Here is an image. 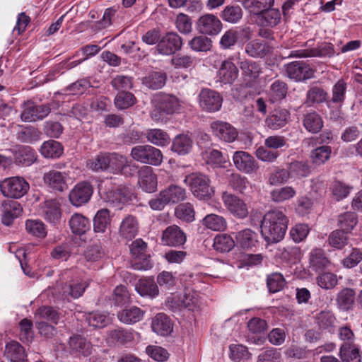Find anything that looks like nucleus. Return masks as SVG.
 I'll list each match as a JSON object with an SVG mask.
<instances>
[{"mask_svg": "<svg viewBox=\"0 0 362 362\" xmlns=\"http://www.w3.org/2000/svg\"><path fill=\"white\" fill-rule=\"evenodd\" d=\"M288 219L279 209L267 211L261 221V233L268 243L281 240L287 230Z\"/></svg>", "mask_w": 362, "mask_h": 362, "instance_id": "nucleus-1", "label": "nucleus"}, {"mask_svg": "<svg viewBox=\"0 0 362 362\" xmlns=\"http://www.w3.org/2000/svg\"><path fill=\"white\" fill-rule=\"evenodd\" d=\"M184 182L189 187L192 194L199 200H209L214 195V188L211 186L209 177L201 173L187 175Z\"/></svg>", "mask_w": 362, "mask_h": 362, "instance_id": "nucleus-2", "label": "nucleus"}, {"mask_svg": "<svg viewBox=\"0 0 362 362\" xmlns=\"http://www.w3.org/2000/svg\"><path fill=\"white\" fill-rule=\"evenodd\" d=\"M154 103L151 116L155 121L162 120L165 115L179 112L182 109L181 102L173 95L160 93L155 98Z\"/></svg>", "mask_w": 362, "mask_h": 362, "instance_id": "nucleus-3", "label": "nucleus"}, {"mask_svg": "<svg viewBox=\"0 0 362 362\" xmlns=\"http://www.w3.org/2000/svg\"><path fill=\"white\" fill-rule=\"evenodd\" d=\"M132 158L144 164L158 166L163 162V153L160 150L151 145H139L132 148Z\"/></svg>", "mask_w": 362, "mask_h": 362, "instance_id": "nucleus-4", "label": "nucleus"}, {"mask_svg": "<svg viewBox=\"0 0 362 362\" xmlns=\"http://www.w3.org/2000/svg\"><path fill=\"white\" fill-rule=\"evenodd\" d=\"M28 182L22 177L5 178L0 182V190L4 197L18 199L29 190Z\"/></svg>", "mask_w": 362, "mask_h": 362, "instance_id": "nucleus-5", "label": "nucleus"}, {"mask_svg": "<svg viewBox=\"0 0 362 362\" xmlns=\"http://www.w3.org/2000/svg\"><path fill=\"white\" fill-rule=\"evenodd\" d=\"M221 199L226 209L236 218L243 219L248 216V206L239 197L224 192L222 193Z\"/></svg>", "mask_w": 362, "mask_h": 362, "instance_id": "nucleus-6", "label": "nucleus"}, {"mask_svg": "<svg viewBox=\"0 0 362 362\" xmlns=\"http://www.w3.org/2000/svg\"><path fill=\"white\" fill-rule=\"evenodd\" d=\"M285 74L296 82L314 77V70L303 61H295L284 65Z\"/></svg>", "mask_w": 362, "mask_h": 362, "instance_id": "nucleus-7", "label": "nucleus"}, {"mask_svg": "<svg viewBox=\"0 0 362 362\" xmlns=\"http://www.w3.org/2000/svg\"><path fill=\"white\" fill-rule=\"evenodd\" d=\"M130 252L135 261L132 267L136 270H146L151 267L150 260L146 253L147 245L141 239H136L130 245Z\"/></svg>", "mask_w": 362, "mask_h": 362, "instance_id": "nucleus-8", "label": "nucleus"}, {"mask_svg": "<svg viewBox=\"0 0 362 362\" xmlns=\"http://www.w3.org/2000/svg\"><path fill=\"white\" fill-rule=\"evenodd\" d=\"M182 37L175 32H168L164 35L156 45V50L163 55H172L182 47Z\"/></svg>", "mask_w": 362, "mask_h": 362, "instance_id": "nucleus-9", "label": "nucleus"}, {"mask_svg": "<svg viewBox=\"0 0 362 362\" xmlns=\"http://www.w3.org/2000/svg\"><path fill=\"white\" fill-rule=\"evenodd\" d=\"M222 103V97L214 90L204 88L199 93V104L204 111L209 112H217L221 109Z\"/></svg>", "mask_w": 362, "mask_h": 362, "instance_id": "nucleus-10", "label": "nucleus"}, {"mask_svg": "<svg viewBox=\"0 0 362 362\" xmlns=\"http://www.w3.org/2000/svg\"><path fill=\"white\" fill-rule=\"evenodd\" d=\"M93 192V187L86 181L76 184L70 191L69 198L71 204L75 206H81L88 202Z\"/></svg>", "mask_w": 362, "mask_h": 362, "instance_id": "nucleus-11", "label": "nucleus"}, {"mask_svg": "<svg viewBox=\"0 0 362 362\" xmlns=\"http://www.w3.org/2000/svg\"><path fill=\"white\" fill-rule=\"evenodd\" d=\"M197 29L201 34L214 36L221 32L222 23L215 15L206 13L198 18Z\"/></svg>", "mask_w": 362, "mask_h": 362, "instance_id": "nucleus-12", "label": "nucleus"}, {"mask_svg": "<svg viewBox=\"0 0 362 362\" xmlns=\"http://www.w3.org/2000/svg\"><path fill=\"white\" fill-rule=\"evenodd\" d=\"M233 161L235 167L239 171L245 174L256 173L259 169L257 160L246 151H235L233 156Z\"/></svg>", "mask_w": 362, "mask_h": 362, "instance_id": "nucleus-13", "label": "nucleus"}, {"mask_svg": "<svg viewBox=\"0 0 362 362\" xmlns=\"http://www.w3.org/2000/svg\"><path fill=\"white\" fill-rule=\"evenodd\" d=\"M45 185L54 191L64 192L68 188L69 175L65 172L50 170L43 174Z\"/></svg>", "mask_w": 362, "mask_h": 362, "instance_id": "nucleus-14", "label": "nucleus"}, {"mask_svg": "<svg viewBox=\"0 0 362 362\" xmlns=\"http://www.w3.org/2000/svg\"><path fill=\"white\" fill-rule=\"evenodd\" d=\"M210 128L214 136L226 142L234 141L238 135L237 129L226 122L214 121L211 123Z\"/></svg>", "mask_w": 362, "mask_h": 362, "instance_id": "nucleus-15", "label": "nucleus"}, {"mask_svg": "<svg viewBox=\"0 0 362 362\" xmlns=\"http://www.w3.org/2000/svg\"><path fill=\"white\" fill-rule=\"evenodd\" d=\"M161 241L164 245L180 247L186 243L187 236L179 226L172 225L163 230Z\"/></svg>", "mask_w": 362, "mask_h": 362, "instance_id": "nucleus-16", "label": "nucleus"}, {"mask_svg": "<svg viewBox=\"0 0 362 362\" xmlns=\"http://www.w3.org/2000/svg\"><path fill=\"white\" fill-rule=\"evenodd\" d=\"M334 54L335 52L333 45L330 43L325 42L316 48H313L310 49L293 50L291 52L289 57H331L334 56Z\"/></svg>", "mask_w": 362, "mask_h": 362, "instance_id": "nucleus-17", "label": "nucleus"}, {"mask_svg": "<svg viewBox=\"0 0 362 362\" xmlns=\"http://www.w3.org/2000/svg\"><path fill=\"white\" fill-rule=\"evenodd\" d=\"M89 283L87 281H71L69 284L61 285L59 293L62 298L67 299H76L83 296L86 289L88 287Z\"/></svg>", "mask_w": 362, "mask_h": 362, "instance_id": "nucleus-18", "label": "nucleus"}, {"mask_svg": "<svg viewBox=\"0 0 362 362\" xmlns=\"http://www.w3.org/2000/svg\"><path fill=\"white\" fill-rule=\"evenodd\" d=\"M139 185L146 192H153L157 188V177L150 166H142L138 170Z\"/></svg>", "mask_w": 362, "mask_h": 362, "instance_id": "nucleus-19", "label": "nucleus"}, {"mask_svg": "<svg viewBox=\"0 0 362 362\" xmlns=\"http://www.w3.org/2000/svg\"><path fill=\"white\" fill-rule=\"evenodd\" d=\"M131 192L128 187H117L106 192L105 199L112 206L122 209V205L128 202Z\"/></svg>", "mask_w": 362, "mask_h": 362, "instance_id": "nucleus-20", "label": "nucleus"}, {"mask_svg": "<svg viewBox=\"0 0 362 362\" xmlns=\"http://www.w3.org/2000/svg\"><path fill=\"white\" fill-rule=\"evenodd\" d=\"M240 68L242 71L243 80L247 86H252L262 72L261 64L259 62L250 60L241 62Z\"/></svg>", "mask_w": 362, "mask_h": 362, "instance_id": "nucleus-21", "label": "nucleus"}, {"mask_svg": "<svg viewBox=\"0 0 362 362\" xmlns=\"http://www.w3.org/2000/svg\"><path fill=\"white\" fill-rule=\"evenodd\" d=\"M328 93L321 86H313L308 89L304 105L308 107H316L327 101Z\"/></svg>", "mask_w": 362, "mask_h": 362, "instance_id": "nucleus-22", "label": "nucleus"}, {"mask_svg": "<svg viewBox=\"0 0 362 362\" xmlns=\"http://www.w3.org/2000/svg\"><path fill=\"white\" fill-rule=\"evenodd\" d=\"M14 162L17 165L30 166L37 160L35 151L28 146H18L13 150Z\"/></svg>", "mask_w": 362, "mask_h": 362, "instance_id": "nucleus-23", "label": "nucleus"}, {"mask_svg": "<svg viewBox=\"0 0 362 362\" xmlns=\"http://www.w3.org/2000/svg\"><path fill=\"white\" fill-rule=\"evenodd\" d=\"M238 67L230 59L223 61L218 71V78L224 84H232L238 78Z\"/></svg>", "mask_w": 362, "mask_h": 362, "instance_id": "nucleus-24", "label": "nucleus"}, {"mask_svg": "<svg viewBox=\"0 0 362 362\" xmlns=\"http://www.w3.org/2000/svg\"><path fill=\"white\" fill-rule=\"evenodd\" d=\"M1 205L2 223L6 226H10L13 220L21 214L22 207L18 202L13 200L4 201Z\"/></svg>", "mask_w": 362, "mask_h": 362, "instance_id": "nucleus-25", "label": "nucleus"}, {"mask_svg": "<svg viewBox=\"0 0 362 362\" xmlns=\"http://www.w3.org/2000/svg\"><path fill=\"white\" fill-rule=\"evenodd\" d=\"M112 341L120 344H132L140 338V334L133 329L118 328L112 329L109 333Z\"/></svg>", "mask_w": 362, "mask_h": 362, "instance_id": "nucleus-26", "label": "nucleus"}, {"mask_svg": "<svg viewBox=\"0 0 362 362\" xmlns=\"http://www.w3.org/2000/svg\"><path fill=\"white\" fill-rule=\"evenodd\" d=\"M290 113L286 109H275L267 117V126L274 130L284 127L288 122Z\"/></svg>", "mask_w": 362, "mask_h": 362, "instance_id": "nucleus-27", "label": "nucleus"}, {"mask_svg": "<svg viewBox=\"0 0 362 362\" xmlns=\"http://www.w3.org/2000/svg\"><path fill=\"white\" fill-rule=\"evenodd\" d=\"M139 224L136 218L132 216H127L121 222L119 228V235L123 239L130 240L137 234Z\"/></svg>", "mask_w": 362, "mask_h": 362, "instance_id": "nucleus-28", "label": "nucleus"}, {"mask_svg": "<svg viewBox=\"0 0 362 362\" xmlns=\"http://www.w3.org/2000/svg\"><path fill=\"white\" fill-rule=\"evenodd\" d=\"M241 4L250 15L259 16L274 6V0H242Z\"/></svg>", "mask_w": 362, "mask_h": 362, "instance_id": "nucleus-29", "label": "nucleus"}, {"mask_svg": "<svg viewBox=\"0 0 362 362\" xmlns=\"http://www.w3.org/2000/svg\"><path fill=\"white\" fill-rule=\"evenodd\" d=\"M339 356L342 362H361V351L355 343H343Z\"/></svg>", "mask_w": 362, "mask_h": 362, "instance_id": "nucleus-30", "label": "nucleus"}, {"mask_svg": "<svg viewBox=\"0 0 362 362\" xmlns=\"http://www.w3.org/2000/svg\"><path fill=\"white\" fill-rule=\"evenodd\" d=\"M303 125L304 128L311 134H317L323 127L322 117L315 110L305 113L303 117Z\"/></svg>", "mask_w": 362, "mask_h": 362, "instance_id": "nucleus-31", "label": "nucleus"}, {"mask_svg": "<svg viewBox=\"0 0 362 362\" xmlns=\"http://www.w3.org/2000/svg\"><path fill=\"white\" fill-rule=\"evenodd\" d=\"M281 20L280 11L272 7L257 16V23L261 27L273 28L280 23Z\"/></svg>", "mask_w": 362, "mask_h": 362, "instance_id": "nucleus-32", "label": "nucleus"}, {"mask_svg": "<svg viewBox=\"0 0 362 362\" xmlns=\"http://www.w3.org/2000/svg\"><path fill=\"white\" fill-rule=\"evenodd\" d=\"M151 327L154 332L162 336H166L173 331L171 321L164 313H158L153 318Z\"/></svg>", "mask_w": 362, "mask_h": 362, "instance_id": "nucleus-33", "label": "nucleus"}, {"mask_svg": "<svg viewBox=\"0 0 362 362\" xmlns=\"http://www.w3.org/2000/svg\"><path fill=\"white\" fill-rule=\"evenodd\" d=\"M268 43L262 40H254L245 45V52L252 57H263L271 52Z\"/></svg>", "mask_w": 362, "mask_h": 362, "instance_id": "nucleus-34", "label": "nucleus"}, {"mask_svg": "<svg viewBox=\"0 0 362 362\" xmlns=\"http://www.w3.org/2000/svg\"><path fill=\"white\" fill-rule=\"evenodd\" d=\"M201 222L205 228L213 231H224L228 225L223 216L215 214L205 216Z\"/></svg>", "mask_w": 362, "mask_h": 362, "instance_id": "nucleus-35", "label": "nucleus"}, {"mask_svg": "<svg viewBox=\"0 0 362 362\" xmlns=\"http://www.w3.org/2000/svg\"><path fill=\"white\" fill-rule=\"evenodd\" d=\"M355 291L352 288H345L341 290L336 298L338 308L344 311H348L352 308L355 300Z\"/></svg>", "mask_w": 362, "mask_h": 362, "instance_id": "nucleus-36", "label": "nucleus"}, {"mask_svg": "<svg viewBox=\"0 0 362 362\" xmlns=\"http://www.w3.org/2000/svg\"><path fill=\"white\" fill-rule=\"evenodd\" d=\"M235 244L243 248H250L255 245L257 235L251 229L245 228L235 233Z\"/></svg>", "mask_w": 362, "mask_h": 362, "instance_id": "nucleus-37", "label": "nucleus"}, {"mask_svg": "<svg viewBox=\"0 0 362 362\" xmlns=\"http://www.w3.org/2000/svg\"><path fill=\"white\" fill-rule=\"evenodd\" d=\"M71 231L76 235H83L90 228V221L80 214H74L69 220Z\"/></svg>", "mask_w": 362, "mask_h": 362, "instance_id": "nucleus-38", "label": "nucleus"}, {"mask_svg": "<svg viewBox=\"0 0 362 362\" xmlns=\"http://www.w3.org/2000/svg\"><path fill=\"white\" fill-rule=\"evenodd\" d=\"M166 74L161 71H153L141 78V83L147 88L158 90L163 88L166 81Z\"/></svg>", "mask_w": 362, "mask_h": 362, "instance_id": "nucleus-39", "label": "nucleus"}, {"mask_svg": "<svg viewBox=\"0 0 362 362\" xmlns=\"http://www.w3.org/2000/svg\"><path fill=\"white\" fill-rule=\"evenodd\" d=\"M162 192L165 194L168 204H177L187 198L186 189L179 185H170Z\"/></svg>", "mask_w": 362, "mask_h": 362, "instance_id": "nucleus-40", "label": "nucleus"}, {"mask_svg": "<svg viewBox=\"0 0 362 362\" xmlns=\"http://www.w3.org/2000/svg\"><path fill=\"white\" fill-rule=\"evenodd\" d=\"M329 264V261L322 250L316 248L311 251L310 255V267L315 272L323 270Z\"/></svg>", "mask_w": 362, "mask_h": 362, "instance_id": "nucleus-41", "label": "nucleus"}, {"mask_svg": "<svg viewBox=\"0 0 362 362\" xmlns=\"http://www.w3.org/2000/svg\"><path fill=\"white\" fill-rule=\"evenodd\" d=\"M135 289L141 296L151 298L158 296L159 293L158 286L153 279H140Z\"/></svg>", "mask_w": 362, "mask_h": 362, "instance_id": "nucleus-42", "label": "nucleus"}, {"mask_svg": "<svg viewBox=\"0 0 362 362\" xmlns=\"http://www.w3.org/2000/svg\"><path fill=\"white\" fill-rule=\"evenodd\" d=\"M110 211L106 209L99 210L93 218V230L95 233H104L110 227Z\"/></svg>", "mask_w": 362, "mask_h": 362, "instance_id": "nucleus-43", "label": "nucleus"}, {"mask_svg": "<svg viewBox=\"0 0 362 362\" xmlns=\"http://www.w3.org/2000/svg\"><path fill=\"white\" fill-rule=\"evenodd\" d=\"M144 312L136 306L126 308L118 313L119 320L125 324H134L140 321Z\"/></svg>", "mask_w": 362, "mask_h": 362, "instance_id": "nucleus-44", "label": "nucleus"}, {"mask_svg": "<svg viewBox=\"0 0 362 362\" xmlns=\"http://www.w3.org/2000/svg\"><path fill=\"white\" fill-rule=\"evenodd\" d=\"M192 145L193 141L189 136L180 134L173 139L171 149L179 155H185L189 153Z\"/></svg>", "mask_w": 362, "mask_h": 362, "instance_id": "nucleus-45", "label": "nucleus"}, {"mask_svg": "<svg viewBox=\"0 0 362 362\" xmlns=\"http://www.w3.org/2000/svg\"><path fill=\"white\" fill-rule=\"evenodd\" d=\"M40 151L45 158H57L63 153V148L59 142L48 140L42 144Z\"/></svg>", "mask_w": 362, "mask_h": 362, "instance_id": "nucleus-46", "label": "nucleus"}, {"mask_svg": "<svg viewBox=\"0 0 362 362\" xmlns=\"http://www.w3.org/2000/svg\"><path fill=\"white\" fill-rule=\"evenodd\" d=\"M5 355L11 362H21L26 356L24 348L16 341H11L6 345Z\"/></svg>", "mask_w": 362, "mask_h": 362, "instance_id": "nucleus-47", "label": "nucleus"}, {"mask_svg": "<svg viewBox=\"0 0 362 362\" xmlns=\"http://www.w3.org/2000/svg\"><path fill=\"white\" fill-rule=\"evenodd\" d=\"M45 218L52 223H57L61 217L59 204L53 199L45 202L43 206Z\"/></svg>", "mask_w": 362, "mask_h": 362, "instance_id": "nucleus-48", "label": "nucleus"}, {"mask_svg": "<svg viewBox=\"0 0 362 362\" xmlns=\"http://www.w3.org/2000/svg\"><path fill=\"white\" fill-rule=\"evenodd\" d=\"M296 194V191L291 186L275 188L269 193L271 200L275 203H282L291 199Z\"/></svg>", "mask_w": 362, "mask_h": 362, "instance_id": "nucleus-49", "label": "nucleus"}, {"mask_svg": "<svg viewBox=\"0 0 362 362\" xmlns=\"http://www.w3.org/2000/svg\"><path fill=\"white\" fill-rule=\"evenodd\" d=\"M147 141L154 145L164 146L170 144V136L167 132L160 129H148L146 134Z\"/></svg>", "mask_w": 362, "mask_h": 362, "instance_id": "nucleus-50", "label": "nucleus"}, {"mask_svg": "<svg viewBox=\"0 0 362 362\" xmlns=\"http://www.w3.org/2000/svg\"><path fill=\"white\" fill-rule=\"evenodd\" d=\"M175 216L185 222L191 223L195 219L194 208L189 202L180 204L175 209Z\"/></svg>", "mask_w": 362, "mask_h": 362, "instance_id": "nucleus-51", "label": "nucleus"}, {"mask_svg": "<svg viewBox=\"0 0 362 362\" xmlns=\"http://www.w3.org/2000/svg\"><path fill=\"white\" fill-rule=\"evenodd\" d=\"M315 322L321 329L332 331L336 322V317L330 311H321L316 314Z\"/></svg>", "mask_w": 362, "mask_h": 362, "instance_id": "nucleus-52", "label": "nucleus"}, {"mask_svg": "<svg viewBox=\"0 0 362 362\" xmlns=\"http://www.w3.org/2000/svg\"><path fill=\"white\" fill-rule=\"evenodd\" d=\"M288 87L285 82L276 80L274 81L269 90V97L272 103L281 101L286 98Z\"/></svg>", "mask_w": 362, "mask_h": 362, "instance_id": "nucleus-53", "label": "nucleus"}, {"mask_svg": "<svg viewBox=\"0 0 362 362\" xmlns=\"http://www.w3.org/2000/svg\"><path fill=\"white\" fill-rule=\"evenodd\" d=\"M332 148L324 145L313 149L310 153V160L316 165H320L326 163L331 156Z\"/></svg>", "mask_w": 362, "mask_h": 362, "instance_id": "nucleus-54", "label": "nucleus"}, {"mask_svg": "<svg viewBox=\"0 0 362 362\" xmlns=\"http://www.w3.org/2000/svg\"><path fill=\"white\" fill-rule=\"evenodd\" d=\"M69 346L73 351L83 356H88L91 353V346L90 343L81 336H74L70 337Z\"/></svg>", "mask_w": 362, "mask_h": 362, "instance_id": "nucleus-55", "label": "nucleus"}, {"mask_svg": "<svg viewBox=\"0 0 362 362\" xmlns=\"http://www.w3.org/2000/svg\"><path fill=\"white\" fill-rule=\"evenodd\" d=\"M235 245V240L228 234H219L214 239V248L220 252L230 251Z\"/></svg>", "mask_w": 362, "mask_h": 362, "instance_id": "nucleus-56", "label": "nucleus"}, {"mask_svg": "<svg viewBox=\"0 0 362 362\" xmlns=\"http://www.w3.org/2000/svg\"><path fill=\"white\" fill-rule=\"evenodd\" d=\"M357 223L358 216L354 212L347 211L338 216V226L346 233L351 231Z\"/></svg>", "mask_w": 362, "mask_h": 362, "instance_id": "nucleus-57", "label": "nucleus"}, {"mask_svg": "<svg viewBox=\"0 0 362 362\" xmlns=\"http://www.w3.org/2000/svg\"><path fill=\"white\" fill-rule=\"evenodd\" d=\"M339 278L332 272H322L316 277L317 284L322 289L331 290L338 284Z\"/></svg>", "mask_w": 362, "mask_h": 362, "instance_id": "nucleus-58", "label": "nucleus"}, {"mask_svg": "<svg viewBox=\"0 0 362 362\" xmlns=\"http://www.w3.org/2000/svg\"><path fill=\"white\" fill-rule=\"evenodd\" d=\"M136 102L135 96L130 92H119L115 98V107L119 110H125L134 105Z\"/></svg>", "mask_w": 362, "mask_h": 362, "instance_id": "nucleus-59", "label": "nucleus"}, {"mask_svg": "<svg viewBox=\"0 0 362 362\" xmlns=\"http://www.w3.org/2000/svg\"><path fill=\"white\" fill-rule=\"evenodd\" d=\"M181 303L184 308L192 311L199 308L202 304L199 293L194 291L186 292L181 299Z\"/></svg>", "mask_w": 362, "mask_h": 362, "instance_id": "nucleus-60", "label": "nucleus"}, {"mask_svg": "<svg viewBox=\"0 0 362 362\" xmlns=\"http://www.w3.org/2000/svg\"><path fill=\"white\" fill-rule=\"evenodd\" d=\"M221 17L224 21L236 23L243 17V11L239 6H227L222 11Z\"/></svg>", "mask_w": 362, "mask_h": 362, "instance_id": "nucleus-61", "label": "nucleus"}, {"mask_svg": "<svg viewBox=\"0 0 362 362\" xmlns=\"http://www.w3.org/2000/svg\"><path fill=\"white\" fill-rule=\"evenodd\" d=\"M291 177L288 170L276 168L270 173L268 182L269 185L276 186L286 183Z\"/></svg>", "mask_w": 362, "mask_h": 362, "instance_id": "nucleus-62", "label": "nucleus"}, {"mask_svg": "<svg viewBox=\"0 0 362 362\" xmlns=\"http://www.w3.org/2000/svg\"><path fill=\"white\" fill-rule=\"evenodd\" d=\"M285 284L286 280L281 273L274 272L267 276V285L271 293H276L282 290Z\"/></svg>", "mask_w": 362, "mask_h": 362, "instance_id": "nucleus-63", "label": "nucleus"}, {"mask_svg": "<svg viewBox=\"0 0 362 362\" xmlns=\"http://www.w3.org/2000/svg\"><path fill=\"white\" fill-rule=\"evenodd\" d=\"M346 88V83L342 79L339 80L332 87L331 101L341 105L345 100Z\"/></svg>", "mask_w": 362, "mask_h": 362, "instance_id": "nucleus-64", "label": "nucleus"}]
</instances>
